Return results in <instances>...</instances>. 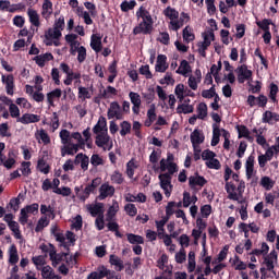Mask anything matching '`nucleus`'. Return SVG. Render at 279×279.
Segmentation results:
<instances>
[{"mask_svg": "<svg viewBox=\"0 0 279 279\" xmlns=\"http://www.w3.org/2000/svg\"><path fill=\"white\" fill-rule=\"evenodd\" d=\"M162 14H163V16H166V19H169L170 23H169L168 27L172 32H178L179 29H182V27H184V24L189 23V21H191V16L187 13L182 12L180 14V12H178V10H175L171 7H167L163 10Z\"/></svg>", "mask_w": 279, "mask_h": 279, "instance_id": "1", "label": "nucleus"}, {"mask_svg": "<svg viewBox=\"0 0 279 279\" xmlns=\"http://www.w3.org/2000/svg\"><path fill=\"white\" fill-rule=\"evenodd\" d=\"M225 138L223 142V149H226V151H230V132L226 129H220L219 125L214 124L213 125V137H211V142L210 145L211 147H217V144L219 143L220 138Z\"/></svg>", "mask_w": 279, "mask_h": 279, "instance_id": "2", "label": "nucleus"}, {"mask_svg": "<svg viewBox=\"0 0 279 279\" xmlns=\"http://www.w3.org/2000/svg\"><path fill=\"white\" fill-rule=\"evenodd\" d=\"M226 191L228 194V199L238 202V204H243V193H245V182L241 181L238 186L235 183L227 182Z\"/></svg>", "mask_w": 279, "mask_h": 279, "instance_id": "3", "label": "nucleus"}, {"mask_svg": "<svg viewBox=\"0 0 279 279\" xmlns=\"http://www.w3.org/2000/svg\"><path fill=\"white\" fill-rule=\"evenodd\" d=\"M160 171H168L165 172L166 174L173 175V173H178V163L175 162V157L173 154L168 153L167 158H162L160 160Z\"/></svg>", "mask_w": 279, "mask_h": 279, "instance_id": "4", "label": "nucleus"}, {"mask_svg": "<svg viewBox=\"0 0 279 279\" xmlns=\"http://www.w3.org/2000/svg\"><path fill=\"white\" fill-rule=\"evenodd\" d=\"M62 38V33L56 28H48L44 35V44L47 47H60V39Z\"/></svg>", "mask_w": 279, "mask_h": 279, "instance_id": "5", "label": "nucleus"}, {"mask_svg": "<svg viewBox=\"0 0 279 279\" xmlns=\"http://www.w3.org/2000/svg\"><path fill=\"white\" fill-rule=\"evenodd\" d=\"M202 158L205 161L207 169H215L219 171L221 169V162L217 159V154L210 149H206L202 153Z\"/></svg>", "mask_w": 279, "mask_h": 279, "instance_id": "6", "label": "nucleus"}, {"mask_svg": "<svg viewBox=\"0 0 279 279\" xmlns=\"http://www.w3.org/2000/svg\"><path fill=\"white\" fill-rule=\"evenodd\" d=\"M158 178H159L160 189H162L166 197H171V193H173V184H171L173 174L161 173L159 174Z\"/></svg>", "mask_w": 279, "mask_h": 279, "instance_id": "7", "label": "nucleus"}, {"mask_svg": "<svg viewBox=\"0 0 279 279\" xmlns=\"http://www.w3.org/2000/svg\"><path fill=\"white\" fill-rule=\"evenodd\" d=\"M66 260L69 265H73L75 263V258L69 254L64 253H57L56 250L52 252V255H50V260L52 263V267H58L62 260Z\"/></svg>", "mask_w": 279, "mask_h": 279, "instance_id": "8", "label": "nucleus"}, {"mask_svg": "<svg viewBox=\"0 0 279 279\" xmlns=\"http://www.w3.org/2000/svg\"><path fill=\"white\" fill-rule=\"evenodd\" d=\"M95 144L97 145V147L105 149V151H110L113 145L112 138H110V135H108V133H101L96 135Z\"/></svg>", "mask_w": 279, "mask_h": 279, "instance_id": "9", "label": "nucleus"}, {"mask_svg": "<svg viewBox=\"0 0 279 279\" xmlns=\"http://www.w3.org/2000/svg\"><path fill=\"white\" fill-rule=\"evenodd\" d=\"M235 73L238 75L239 84H245V82H250L252 80L253 72L247 69V65L242 64L235 69Z\"/></svg>", "mask_w": 279, "mask_h": 279, "instance_id": "10", "label": "nucleus"}, {"mask_svg": "<svg viewBox=\"0 0 279 279\" xmlns=\"http://www.w3.org/2000/svg\"><path fill=\"white\" fill-rule=\"evenodd\" d=\"M206 179L197 173L191 175L189 178V186L193 191H199L206 184Z\"/></svg>", "mask_w": 279, "mask_h": 279, "instance_id": "11", "label": "nucleus"}, {"mask_svg": "<svg viewBox=\"0 0 279 279\" xmlns=\"http://www.w3.org/2000/svg\"><path fill=\"white\" fill-rule=\"evenodd\" d=\"M108 119H123V111L121 110V105L119 102L113 101L110 104L108 112H107Z\"/></svg>", "mask_w": 279, "mask_h": 279, "instance_id": "12", "label": "nucleus"}, {"mask_svg": "<svg viewBox=\"0 0 279 279\" xmlns=\"http://www.w3.org/2000/svg\"><path fill=\"white\" fill-rule=\"evenodd\" d=\"M174 95L179 99V101H183L184 97H195V94L191 92V89L186 88L184 84L180 83L174 87Z\"/></svg>", "mask_w": 279, "mask_h": 279, "instance_id": "13", "label": "nucleus"}, {"mask_svg": "<svg viewBox=\"0 0 279 279\" xmlns=\"http://www.w3.org/2000/svg\"><path fill=\"white\" fill-rule=\"evenodd\" d=\"M202 84V70H195L194 75H189L187 86L191 90H197Z\"/></svg>", "mask_w": 279, "mask_h": 279, "instance_id": "14", "label": "nucleus"}, {"mask_svg": "<svg viewBox=\"0 0 279 279\" xmlns=\"http://www.w3.org/2000/svg\"><path fill=\"white\" fill-rule=\"evenodd\" d=\"M82 144H78V142L75 143H70V144H65L61 147V156L62 158H64V156H75V154H77V151H80V146Z\"/></svg>", "mask_w": 279, "mask_h": 279, "instance_id": "15", "label": "nucleus"}, {"mask_svg": "<svg viewBox=\"0 0 279 279\" xmlns=\"http://www.w3.org/2000/svg\"><path fill=\"white\" fill-rule=\"evenodd\" d=\"M114 186L110 185V183H104L99 187L98 199L104 201L108 197H112L114 195Z\"/></svg>", "mask_w": 279, "mask_h": 279, "instance_id": "16", "label": "nucleus"}, {"mask_svg": "<svg viewBox=\"0 0 279 279\" xmlns=\"http://www.w3.org/2000/svg\"><path fill=\"white\" fill-rule=\"evenodd\" d=\"M85 208L92 217L104 216V203L87 204Z\"/></svg>", "mask_w": 279, "mask_h": 279, "instance_id": "17", "label": "nucleus"}, {"mask_svg": "<svg viewBox=\"0 0 279 279\" xmlns=\"http://www.w3.org/2000/svg\"><path fill=\"white\" fill-rule=\"evenodd\" d=\"M154 22L142 21L134 29L133 34H151Z\"/></svg>", "mask_w": 279, "mask_h": 279, "instance_id": "18", "label": "nucleus"}, {"mask_svg": "<svg viewBox=\"0 0 279 279\" xmlns=\"http://www.w3.org/2000/svg\"><path fill=\"white\" fill-rule=\"evenodd\" d=\"M72 138H74V141H76L78 145H86V143L90 141V128H87L83 131V137L82 133L80 132L72 133Z\"/></svg>", "mask_w": 279, "mask_h": 279, "instance_id": "19", "label": "nucleus"}, {"mask_svg": "<svg viewBox=\"0 0 279 279\" xmlns=\"http://www.w3.org/2000/svg\"><path fill=\"white\" fill-rule=\"evenodd\" d=\"M275 263H278V253L271 251L270 254L264 257V265L267 271H274Z\"/></svg>", "mask_w": 279, "mask_h": 279, "instance_id": "20", "label": "nucleus"}, {"mask_svg": "<svg viewBox=\"0 0 279 279\" xmlns=\"http://www.w3.org/2000/svg\"><path fill=\"white\" fill-rule=\"evenodd\" d=\"M93 133L97 136L99 134H106L108 133V122L106 121V118L100 117L98 119V122L93 128Z\"/></svg>", "mask_w": 279, "mask_h": 279, "instance_id": "21", "label": "nucleus"}, {"mask_svg": "<svg viewBox=\"0 0 279 279\" xmlns=\"http://www.w3.org/2000/svg\"><path fill=\"white\" fill-rule=\"evenodd\" d=\"M89 47L95 51V53L101 52V49H104V46L101 44V35L100 34H93L90 36V44Z\"/></svg>", "mask_w": 279, "mask_h": 279, "instance_id": "22", "label": "nucleus"}, {"mask_svg": "<svg viewBox=\"0 0 279 279\" xmlns=\"http://www.w3.org/2000/svg\"><path fill=\"white\" fill-rule=\"evenodd\" d=\"M205 138L204 133L199 131V129H195L190 135V141L193 147L202 145Z\"/></svg>", "mask_w": 279, "mask_h": 279, "instance_id": "23", "label": "nucleus"}, {"mask_svg": "<svg viewBox=\"0 0 279 279\" xmlns=\"http://www.w3.org/2000/svg\"><path fill=\"white\" fill-rule=\"evenodd\" d=\"M40 121V116L34 113H24L21 118L17 119V123L23 125H29V123H38Z\"/></svg>", "mask_w": 279, "mask_h": 279, "instance_id": "24", "label": "nucleus"}, {"mask_svg": "<svg viewBox=\"0 0 279 279\" xmlns=\"http://www.w3.org/2000/svg\"><path fill=\"white\" fill-rule=\"evenodd\" d=\"M157 267L166 274H172L173 271V268L169 267V256H167V254H162L160 256V258L157 260Z\"/></svg>", "mask_w": 279, "mask_h": 279, "instance_id": "25", "label": "nucleus"}, {"mask_svg": "<svg viewBox=\"0 0 279 279\" xmlns=\"http://www.w3.org/2000/svg\"><path fill=\"white\" fill-rule=\"evenodd\" d=\"M167 69H169V63H167V56L158 54L155 71L157 73H165Z\"/></svg>", "mask_w": 279, "mask_h": 279, "instance_id": "26", "label": "nucleus"}, {"mask_svg": "<svg viewBox=\"0 0 279 279\" xmlns=\"http://www.w3.org/2000/svg\"><path fill=\"white\" fill-rule=\"evenodd\" d=\"M74 165H81L83 171H88V165H90V158L88 156L80 153L75 156Z\"/></svg>", "mask_w": 279, "mask_h": 279, "instance_id": "27", "label": "nucleus"}, {"mask_svg": "<svg viewBox=\"0 0 279 279\" xmlns=\"http://www.w3.org/2000/svg\"><path fill=\"white\" fill-rule=\"evenodd\" d=\"M265 132H267V129L265 128L252 130V133L255 134L257 145H260L262 147H265V145H267V138H265L264 135Z\"/></svg>", "mask_w": 279, "mask_h": 279, "instance_id": "28", "label": "nucleus"}, {"mask_svg": "<svg viewBox=\"0 0 279 279\" xmlns=\"http://www.w3.org/2000/svg\"><path fill=\"white\" fill-rule=\"evenodd\" d=\"M50 232L51 234H53L58 243H61L63 247H66V238H64V233L60 232V228H58V225H52L50 228Z\"/></svg>", "mask_w": 279, "mask_h": 279, "instance_id": "29", "label": "nucleus"}, {"mask_svg": "<svg viewBox=\"0 0 279 279\" xmlns=\"http://www.w3.org/2000/svg\"><path fill=\"white\" fill-rule=\"evenodd\" d=\"M2 84L5 86L7 95H14V76L13 75H2Z\"/></svg>", "mask_w": 279, "mask_h": 279, "instance_id": "30", "label": "nucleus"}, {"mask_svg": "<svg viewBox=\"0 0 279 279\" xmlns=\"http://www.w3.org/2000/svg\"><path fill=\"white\" fill-rule=\"evenodd\" d=\"M8 263L9 265H16L19 263L20 257H19V250L16 248V245L11 244L8 248Z\"/></svg>", "mask_w": 279, "mask_h": 279, "instance_id": "31", "label": "nucleus"}, {"mask_svg": "<svg viewBox=\"0 0 279 279\" xmlns=\"http://www.w3.org/2000/svg\"><path fill=\"white\" fill-rule=\"evenodd\" d=\"M192 71L193 70L191 69V64L189 63V61L182 60L175 73L178 75H183V77H189Z\"/></svg>", "mask_w": 279, "mask_h": 279, "instance_id": "32", "label": "nucleus"}, {"mask_svg": "<svg viewBox=\"0 0 279 279\" xmlns=\"http://www.w3.org/2000/svg\"><path fill=\"white\" fill-rule=\"evenodd\" d=\"M35 138L38 143H44V145H49V143H51V137H49V134L44 129L35 132Z\"/></svg>", "mask_w": 279, "mask_h": 279, "instance_id": "33", "label": "nucleus"}, {"mask_svg": "<svg viewBox=\"0 0 279 279\" xmlns=\"http://www.w3.org/2000/svg\"><path fill=\"white\" fill-rule=\"evenodd\" d=\"M41 277L44 279H62L60 275H57L51 266H44L41 268Z\"/></svg>", "mask_w": 279, "mask_h": 279, "instance_id": "34", "label": "nucleus"}, {"mask_svg": "<svg viewBox=\"0 0 279 279\" xmlns=\"http://www.w3.org/2000/svg\"><path fill=\"white\" fill-rule=\"evenodd\" d=\"M46 97H47L48 105L53 107L56 106V99H60V97H62V89L56 88L50 93H48Z\"/></svg>", "mask_w": 279, "mask_h": 279, "instance_id": "35", "label": "nucleus"}, {"mask_svg": "<svg viewBox=\"0 0 279 279\" xmlns=\"http://www.w3.org/2000/svg\"><path fill=\"white\" fill-rule=\"evenodd\" d=\"M229 262L235 269V271H245V269H247V264L241 260L238 255H234V257L231 258Z\"/></svg>", "mask_w": 279, "mask_h": 279, "instance_id": "36", "label": "nucleus"}, {"mask_svg": "<svg viewBox=\"0 0 279 279\" xmlns=\"http://www.w3.org/2000/svg\"><path fill=\"white\" fill-rule=\"evenodd\" d=\"M239 138H246L248 143H254V136H252V132L245 125L238 126Z\"/></svg>", "mask_w": 279, "mask_h": 279, "instance_id": "37", "label": "nucleus"}, {"mask_svg": "<svg viewBox=\"0 0 279 279\" xmlns=\"http://www.w3.org/2000/svg\"><path fill=\"white\" fill-rule=\"evenodd\" d=\"M279 199V190L267 192L264 194V201L266 204H269L270 206H275L276 202Z\"/></svg>", "mask_w": 279, "mask_h": 279, "instance_id": "38", "label": "nucleus"}, {"mask_svg": "<svg viewBox=\"0 0 279 279\" xmlns=\"http://www.w3.org/2000/svg\"><path fill=\"white\" fill-rule=\"evenodd\" d=\"M262 121L263 123H269V124L278 123L279 114L271 111H265L263 114Z\"/></svg>", "mask_w": 279, "mask_h": 279, "instance_id": "39", "label": "nucleus"}, {"mask_svg": "<svg viewBox=\"0 0 279 279\" xmlns=\"http://www.w3.org/2000/svg\"><path fill=\"white\" fill-rule=\"evenodd\" d=\"M75 12L80 19L84 20L86 25H93V19L90 17V13H88V11H85L82 7H77Z\"/></svg>", "mask_w": 279, "mask_h": 279, "instance_id": "40", "label": "nucleus"}, {"mask_svg": "<svg viewBox=\"0 0 279 279\" xmlns=\"http://www.w3.org/2000/svg\"><path fill=\"white\" fill-rule=\"evenodd\" d=\"M77 98L81 99V101H86V99H92L93 90L84 86H78Z\"/></svg>", "mask_w": 279, "mask_h": 279, "instance_id": "41", "label": "nucleus"}, {"mask_svg": "<svg viewBox=\"0 0 279 279\" xmlns=\"http://www.w3.org/2000/svg\"><path fill=\"white\" fill-rule=\"evenodd\" d=\"M44 125H49L51 128V132H56L58 128H60V118L58 117L57 112H53L52 116L50 117V121H44Z\"/></svg>", "mask_w": 279, "mask_h": 279, "instance_id": "42", "label": "nucleus"}, {"mask_svg": "<svg viewBox=\"0 0 279 279\" xmlns=\"http://www.w3.org/2000/svg\"><path fill=\"white\" fill-rule=\"evenodd\" d=\"M120 207H119V202L117 201H112L111 206L109 207L108 211H107V221H112V219H114V217H117V213L119 211Z\"/></svg>", "mask_w": 279, "mask_h": 279, "instance_id": "43", "label": "nucleus"}, {"mask_svg": "<svg viewBox=\"0 0 279 279\" xmlns=\"http://www.w3.org/2000/svg\"><path fill=\"white\" fill-rule=\"evenodd\" d=\"M196 116L201 121H204L208 117V106L205 102H199L196 106Z\"/></svg>", "mask_w": 279, "mask_h": 279, "instance_id": "44", "label": "nucleus"}, {"mask_svg": "<svg viewBox=\"0 0 279 279\" xmlns=\"http://www.w3.org/2000/svg\"><path fill=\"white\" fill-rule=\"evenodd\" d=\"M51 60H53V54L49 52L35 57V62L38 66H45V64L51 62Z\"/></svg>", "mask_w": 279, "mask_h": 279, "instance_id": "45", "label": "nucleus"}, {"mask_svg": "<svg viewBox=\"0 0 279 279\" xmlns=\"http://www.w3.org/2000/svg\"><path fill=\"white\" fill-rule=\"evenodd\" d=\"M108 270L106 267L100 266L97 271L90 272L87 276V279H104L106 276H108Z\"/></svg>", "mask_w": 279, "mask_h": 279, "instance_id": "46", "label": "nucleus"}, {"mask_svg": "<svg viewBox=\"0 0 279 279\" xmlns=\"http://www.w3.org/2000/svg\"><path fill=\"white\" fill-rule=\"evenodd\" d=\"M245 171L247 180L254 177V156H248L245 162Z\"/></svg>", "mask_w": 279, "mask_h": 279, "instance_id": "47", "label": "nucleus"}, {"mask_svg": "<svg viewBox=\"0 0 279 279\" xmlns=\"http://www.w3.org/2000/svg\"><path fill=\"white\" fill-rule=\"evenodd\" d=\"M51 14H53V3H51V1L49 0H46L43 3L41 15L44 16V19H49Z\"/></svg>", "mask_w": 279, "mask_h": 279, "instance_id": "48", "label": "nucleus"}, {"mask_svg": "<svg viewBox=\"0 0 279 279\" xmlns=\"http://www.w3.org/2000/svg\"><path fill=\"white\" fill-rule=\"evenodd\" d=\"M27 15L32 25H34L35 27H40V16L38 15V12H36V10L28 9Z\"/></svg>", "mask_w": 279, "mask_h": 279, "instance_id": "49", "label": "nucleus"}, {"mask_svg": "<svg viewBox=\"0 0 279 279\" xmlns=\"http://www.w3.org/2000/svg\"><path fill=\"white\" fill-rule=\"evenodd\" d=\"M59 138L61 140L63 146L69 145L73 138V133L69 132L66 129H62L59 133Z\"/></svg>", "mask_w": 279, "mask_h": 279, "instance_id": "50", "label": "nucleus"}, {"mask_svg": "<svg viewBox=\"0 0 279 279\" xmlns=\"http://www.w3.org/2000/svg\"><path fill=\"white\" fill-rule=\"evenodd\" d=\"M147 121L145 122V125L149 128L154 121H156V105L151 104L149 106V109L147 110Z\"/></svg>", "mask_w": 279, "mask_h": 279, "instance_id": "51", "label": "nucleus"}, {"mask_svg": "<svg viewBox=\"0 0 279 279\" xmlns=\"http://www.w3.org/2000/svg\"><path fill=\"white\" fill-rule=\"evenodd\" d=\"M137 19H142L143 21L147 22H154V19H151V14H149V11L145 9V7H140V9L136 11Z\"/></svg>", "mask_w": 279, "mask_h": 279, "instance_id": "52", "label": "nucleus"}, {"mask_svg": "<svg viewBox=\"0 0 279 279\" xmlns=\"http://www.w3.org/2000/svg\"><path fill=\"white\" fill-rule=\"evenodd\" d=\"M184 43H193L195 40V33H193V28L191 26H185L182 33Z\"/></svg>", "mask_w": 279, "mask_h": 279, "instance_id": "53", "label": "nucleus"}, {"mask_svg": "<svg viewBox=\"0 0 279 279\" xmlns=\"http://www.w3.org/2000/svg\"><path fill=\"white\" fill-rule=\"evenodd\" d=\"M194 110L195 108L193 107V105H189L185 102L177 107L178 114H191Z\"/></svg>", "mask_w": 279, "mask_h": 279, "instance_id": "54", "label": "nucleus"}, {"mask_svg": "<svg viewBox=\"0 0 279 279\" xmlns=\"http://www.w3.org/2000/svg\"><path fill=\"white\" fill-rule=\"evenodd\" d=\"M230 250V246L225 245L223 248L219 252L217 258H215L211 262V265H217V263H223L226 258H228V251Z\"/></svg>", "mask_w": 279, "mask_h": 279, "instance_id": "55", "label": "nucleus"}, {"mask_svg": "<svg viewBox=\"0 0 279 279\" xmlns=\"http://www.w3.org/2000/svg\"><path fill=\"white\" fill-rule=\"evenodd\" d=\"M136 169H138L136 161H134V159H131L126 163V171H125V173H126L128 178H130V180L134 179V171H136Z\"/></svg>", "mask_w": 279, "mask_h": 279, "instance_id": "56", "label": "nucleus"}, {"mask_svg": "<svg viewBox=\"0 0 279 279\" xmlns=\"http://www.w3.org/2000/svg\"><path fill=\"white\" fill-rule=\"evenodd\" d=\"M197 202V196L193 195L191 196V193L184 192L183 193V207L189 208L192 204H195Z\"/></svg>", "mask_w": 279, "mask_h": 279, "instance_id": "57", "label": "nucleus"}, {"mask_svg": "<svg viewBox=\"0 0 279 279\" xmlns=\"http://www.w3.org/2000/svg\"><path fill=\"white\" fill-rule=\"evenodd\" d=\"M40 213H41V215H45V217H47L49 219H56V213L53 210V207H51V206L41 205Z\"/></svg>", "mask_w": 279, "mask_h": 279, "instance_id": "58", "label": "nucleus"}, {"mask_svg": "<svg viewBox=\"0 0 279 279\" xmlns=\"http://www.w3.org/2000/svg\"><path fill=\"white\" fill-rule=\"evenodd\" d=\"M1 162L3 167H5V169H12L14 165H16V159L14 158V150H10L8 159H3V161Z\"/></svg>", "mask_w": 279, "mask_h": 279, "instance_id": "59", "label": "nucleus"}, {"mask_svg": "<svg viewBox=\"0 0 279 279\" xmlns=\"http://www.w3.org/2000/svg\"><path fill=\"white\" fill-rule=\"evenodd\" d=\"M219 71H221V61H218L217 64H214L210 68V73L214 76L215 82H217V84L221 82V78L219 77Z\"/></svg>", "mask_w": 279, "mask_h": 279, "instance_id": "60", "label": "nucleus"}, {"mask_svg": "<svg viewBox=\"0 0 279 279\" xmlns=\"http://www.w3.org/2000/svg\"><path fill=\"white\" fill-rule=\"evenodd\" d=\"M274 180H271V178L269 177H263L260 179V186H263V189H265L266 191H271L274 189Z\"/></svg>", "mask_w": 279, "mask_h": 279, "instance_id": "61", "label": "nucleus"}, {"mask_svg": "<svg viewBox=\"0 0 279 279\" xmlns=\"http://www.w3.org/2000/svg\"><path fill=\"white\" fill-rule=\"evenodd\" d=\"M110 180H111L112 184H123L125 179L123 178V173L116 170L112 172Z\"/></svg>", "mask_w": 279, "mask_h": 279, "instance_id": "62", "label": "nucleus"}, {"mask_svg": "<svg viewBox=\"0 0 279 279\" xmlns=\"http://www.w3.org/2000/svg\"><path fill=\"white\" fill-rule=\"evenodd\" d=\"M47 226H49V220H48L47 216H43L38 220L37 226L35 227V232H43V230H45V228H47Z\"/></svg>", "mask_w": 279, "mask_h": 279, "instance_id": "63", "label": "nucleus"}, {"mask_svg": "<svg viewBox=\"0 0 279 279\" xmlns=\"http://www.w3.org/2000/svg\"><path fill=\"white\" fill-rule=\"evenodd\" d=\"M124 211L129 215V217H136V215H138V208H136V205L132 203L124 205Z\"/></svg>", "mask_w": 279, "mask_h": 279, "instance_id": "64", "label": "nucleus"}]
</instances>
